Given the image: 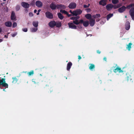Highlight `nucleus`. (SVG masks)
<instances>
[{
    "instance_id": "412c9836",
    "label": "nucleus",
    "mask_w": 134,
    "mask_h": 134,
    "mask_svg": "<svg viewBox=\"0 0 134 134\" xmlns=\"http://www.w3.org/2000/svg\"><path fill=\"white\" fill-rule=\"evenodd\" d=\"M132 45V44L131 43H129L127 45V47H126V48L127 49H128L129 51H130V49L131 48V46Z\"/></svg>"
},
{
    "instance_id": "e433bc0d",
    "label": "nucleus",
    "mask_w": 134,
    "mask_h": 134,
    "mask_svg": "<svg viewBox=\"0 0 134 134\" xmlns=\"http://www.w3.org/2000/svg\"><path fill=\"white\" fill-rule=\"evenodd\" d=\"M118 71L119 72H122L123 71L122 70H121V69L119 68L118 67Z\"/></svg>"
},
{
    "instance_id": "cd10ccee",
    "label": "nucleus",
    "mask_w": 134,
    "mask_h": 134,
    "mask_svg": "<svg viewBox=\"0 0 134 134\" xmlns=\"http://www.w3.org/2000/svg\"><path fill=\"white\" fill-rule=\"evenodd\" d=\"M12 79H13V81H12L13 83H15L17 82L18 80L16 77H13Z\"/></svg>"
},
{
    "instance_id": "37998d69",
    "label": "nucleus",
    "mask_w": 134,
    "mask_h": 134,
    "mask_svg": "<svg viewBox=\"0 0 134 134\" xmlns=\"http://www.w3.org/2000/svg\"><path fill=\"white\" fill-rule=\"evenodd\" d=\"M114 71V72H118V67L116 68L115 69Z\"/></svg>"
},
{
    "instance_id": "864d4df0",
    "label": "nucleus",
    "mask_w": 134,
    "mask_h": 134,
    "mask_svg": "<svg viewBox=\"0 0 134 134\" xmlns=\"http://www.w3.org/2000/svg\"><path fill=\"white\" fill-rule=\"evenodd\" d=\"M37 12V10H34V13H36Z\"/></svg>"
},
{
    "instance_id": "4be33fe9",
    "label": "nucleus",
    "mask_w": 134,
    "mask_h": 134,
    "mask_svg": "<svg viewBox=\"0 0 134 134\" xmlns=\"http://www.w3.org/2000/svg\"><path fill=\"white\" fill-rule=\"evenodd\" d=\"M91 15L89 14H87L85 15V17L87 19H88L90 20L91 19Z\"/></svg>"
},
{
    "instance_id": "9d476101",
    "label": "nucleus",
    "mask_w": 134,
    "mask_h": 134,
    "mask_svg": "<svg viewBox=\"0 0 134 134\" xmlns=\"http://www.w3.org/2000/svg\"><path fill=\"white\" fill-rule=\"evenodd\" d=\"M22 6L25 8H28L29 7V5L27 3L25 2H22L21 3Z\"/></svg>"
},
{
    "instance_id": "6ab92c4d",
    "label": "nucleus",
    "mask_w": 134,
    "mask_h": 134,
    "mask_svg": "<svg viewBox=\"0 0 134 134\" xmlns=\"http://www.w3.org/2000/svg\"><path fill=\"white\" fill-rule=\"evenodd\" d=\"M38 30L37 27H32L30 29V31L32 32H36Z\"/></svg>"
},
{
    "instance_id": "423d86ee",
    "label": "nucleus",
    "mask_w": 134,
    "mask_h": 134,
    "mask_svg": "<svg viewBox=\"0 0 134 134\" xmlns=\"http://www.w3.org/2000/svg\"><path fill=\"white\" fill-rule=\"evenodd\" d=\"M69 28L76 29V26L73 24L72 23H69L68 24Z\"/></svg>"
},
{
    "instance_id": "b1692460",
    "label": "nucleus",
    "mask_w": 134,
    "mask_h": 134,
    "mask_svg": "<svg viewBox=\"0 0 134 134\" xmlns=\"http://www.w3.org/2000/svg\"><path fill=\"white\" fill-rule=\"evenodd\" d=\"M121 4H120L117 5H113V7L114 9H116L119 8L120 6H121Z\"/></svg>"
},
{
    "instance_id": "603ef678",
    "label": "nucleus",
    "mask_w": 134,
    "mask_h": 134,
    "mask_svg": "<svg viewBox=\"0 0 134 134\" xmlns=\"http://www.w3.org/2000/svg\"><path fill=\"white\" fill-rule=\"evenodd\" d=\"M2 31V29L1 27H0V33Z\"/></svg>"
},
{
    "instance_id": "a211bd4d",
    "label": "nucleus",
    "mask_w": 134,
    "mask_h": 134,
    "mask_svg": "<svg viewBox=\"0 0 134 134\" xmlns=\"http://www.w3.org/2000/svg\"><path fill=\"white\" fill-rule=\"evenodd\" d=\"M72 63L71 62H69L67 64V70H69L72 65Z\"/></svg>"
},
{
    "instance_id": "aec40b11",
    "label": "nucleus",
    "mask_w": 134,
    "mask_h": 134,
    "mask_svg": "<svg viewBox=\"0 0 134 134\" xmlns=\"http://www.w3.org/2000/svg\"><path fill=\"white\" fill-rule=\"evenodd\" d=\"M32 24L35 27H37L38 25V22L37 21H34L32 23Z\"/></svg>"
},
{
    "instance_id": "4c0bfd02",
    "label": "nucleus",
    "mask_w": 134,
    "mask_h": 134,
    "mask_svg": "<svg viewBox=\"0 0 134 134\" xmlns=\"http://www.w3.org/2000/svg\"><path fill=\"white\" fill-rule=\"evenodd\" d=\"M23 31L25 32H26L27 31V29L26 28H25L23 29H22Z\"/></svg>"
},
{
    "instance_id": "680f3d73",
    "label": "nucleus",
    "mask_w": 134,
    "mask_h": 134,
    "mask_svg": "<svg viewBox=\"0 0 134 134\" xmlns=\"http://www.w3.org/2000/svg\"><path fill=\"white\" fill-rule=\"evenodd\" d=\"M3 0V1H6V0Z\"/></svg>"
},
{
    "instance_id": "9b49d317",
    "label": "nucleus",
    "mask_w": 134,
    "mask_h": 134,
    "mask_svg": "<svg viewBox=\"0 0 134 134\" xmlns=\"http://www.w3.org/2000/svg\"><path fill=\"white\" fill-rule=\"evenodd\" d=\"M107 0H100L99 2V4L103 6H104L106 4Z\"/></svg>"
},
{
    "instance_id": "473e14b6",
    "label": "nucleus",
    "mask_w": 134,
    "mask_h": 134,
    "mask_svg": "<svg viewBox=\"0 0 134 134\" xmlns=\"http://www.w3.org/2000/svg\"><path fill=\"white\" fill-rule=\"evenodd\" d=\"M119 2V0H112V2L114 4H117Z\"/></svg>"
},
{
    "instance_id": "20e7f679",
    "label": "nucleus",
    "mask_w": 134,
    "mask_h": 134,
    "mask_svg": "<svg viewBox=\"0 0 134 134\" xmlns=\"http://www.w3.org/2000/svg\"><path fill=\"white\" fill-rule=\"evenodd\" d=\"M76 4L75 3H71L69 5L68 7L70 9H74L76 8Z\"/></svg>"
},
{
    "instance_id": "79ce46f5",
    "label": "nucleus",
    "mask_w": 134,
    "mask_h": 134,
    "mask_svg": "<svg viewBox=\"0 0 134 134\" xmlns=\"http://www.w3.org/2000/svg\"><path fill=\"white\" fill-rule=\"evenodd\" d=\"M86 10L87 12H89L91 11V9L90 8H88L86 9Z\"/></svg>"
},
{
    "instance_id": "dca6fc26",
    "label": "nucleus",
    "mask_w": 134,
    "mask_h": 134,
    "mask_svg": "<svg viewBox=\"0 0 134 134\" xmlns=\"http://www.w3.org/2000/svg\"><path fill=\"white\" fill-rule=\"evenodd\" d=\"M5 25L6 26L10 27L12 26V23L10 21H7L5 23Z\"/></svg>"
},
{
    "instance_id": "2eb2a0df",
    "label": "nucleus",
    "mask_w": 134,
    "mask_h": 134,
    "mask_svg": "<svg viewBox=\"0 0 134 134\" xmlns=\"http://www.w3.org/2000/svg\"><path fill=\"white\" fill-rule=\"evenodd\" d=\"M57 8L58 9H65L66 7L64 5H62V4H59V5H56Z\"/></svg>"
},
{
    "instance_id": "4468645a",
    "label": "nucleus",
    "mask_w": 134,
    "mask_h": 134,
    "mask_svg": "<svg viewBox=\"0 0 134 134\" xmlns=\"http://www.w3.org/2000/svg\"><path fill=\"white\" fill-rule=\"evenodd\" d=\"M90 25L92 26L94 25L95 24V20L92 19H91L90 20Z\"/></svg>"
},
{
    "instance_id": "bb28decb",
    "label": "nucleus",
    "mask_w": 134,
    "mask_h": 134,
    "mask_svg": "<svg viewBox=\"0 0 134 134\" xmlns=\"http://www.w3.org/2000/svg\"><path fill=\"white\" fill-rule=\"evenodd\" d=\"M90 66L89 67V68L91 70H92V69L95 68V65L92 64H90Z\"/></svg>"
},
{
    "instance_id": "a878e982",
    "label": "nucleus",
    "mask_w": 134,
    "mask_h": 134,
    "mask_svg": "<svg viewBox=\"0 0 134 134\" xmlns=\"http://www.w3.org/2000/svg\"><path fill=\"white\" fill-rule=\"evenodd\" d=\"M73 23L76 25H78L80 23H81V22H80V20H79V21L77 20H74L73 21Z\"/></svg>"
},
{
    "instance_id": "1a4fd4ad",
    "label": "nucleus",
    "mask_w": 134,
    "mask_h": 134,
    "mask_svg": "<svg viewBox=\"0 0 134 134\" xmlns=\"http://www.w3.org/2000/svg\"><path fill=\"white\" fill-rule=\"evenodd\" d=\"M126 8V7L124 6H123L118 9V11L120 13H122L125 11Z\"/></svg>"
},
{
    "instance_id": "f257e3e1",
    "label": "nucleus",
    "mask_w": 134,
    "mask_h": 134,
    "mask_svg": "<svg viewBox=\"0 0 134 134\" xmlns=\"http://www.w3.org/2000/svg\"><path fill=\"white\" fill-rule=\"evenodd\" d=\"M126 8L130 9L129 13L133 20H134V4H131L127 6Z\"/></svg>"
},
{
    "instance_id": "c9c22d12",
    "label": "nucleus",
    "mask_w": 134,
    "mask_h": 134,
    "mask_svg": "<svg viewBox=\"0 0 134 134\" xmlns=\"http://www.w3.org/2000/svg\"><path fill=\"white\" fill-rule=\"evenodd\" d=\"M17 26V24L16 22H14L13 24V27H15Z\"/></svg>"
},
{
    "instance_id": "c85d7f7f",
    "label": "nucleus",
    "mask_w": 134,
    "mask_h": 134,
    "mask_svg": "<svg viewBox=\"0 0 134 134\" xmlns=\"http://www.w3.org/2000/svg\"><path fill=\"white\" fill-rule=\"evenodd\" d=\"M100 15L99 14H97L96 15H94L93 16V17L94 18L96 19L98 18H99L100 17Z\"/></svg>"
},
{
    "instance_id": "f8f14e48",
    "label": "nucleus",
    "mask_w": 134,
    "mask_h": 134,
    "mask_svg": "<svg viewBox=\"0 0 134 134\" xmlns=\"http://www.w3.org/2000/svg\"><path fill=\"white\" fill-rule=\"evenodd\" d=\"M56 24L55 22L54 21H52L49 23V25L51 27H53L55 26Z\"/></svg>"
},
{
    "instance_id": "4d7b16f0",
    "label": "nucleus",
    "mask_w": 134,
    "mask_h": 134,
    "mask_svg": "<svg viewBox=\"0 0 134 134\" xmlns=\"http://www.w3.org/2000/svg\"><path fill=\"white\" fill-rule=\"evenodd\" d=\"M32 82H33L34 83H36V82L35 81H33V80Z\"/></svg>"
},
{
    "instance_id": "f704fd0d",
    "label": "nucleus",
    "mask_w": 134,
    "mask_h": 134,
    "mask_svg": "<svg viewBox=\"0 0 134 134\" xmlns=\"http://www.w3.org/2000/svg\"><path fill=\"white\" fill-rule=\"evenodd\" d=\"M79 18H80L79 16H78L77 17H71L70 18V19L71 20H75L76 19H79Z\"/></svg>"
},
{
    "instance_id": "09e8293b",
    "label": "nucleus",
    "mask_w": 134,
    "mask_h": 134,
    "mask_svg": "<svg viewBox=\"0 0 134 134\" xmlns=\"http://www.w3.org/2000/svg\"><path fill=\"white\" fill-rule=\"evenodd\" d=\"M81 59V57L80 56H78V59L79 60L80 59Z\"/></svg>"
},
{
    "instance_id": "ddd939ff",
    "label": "nucleus",
    "mask_w": 134,
    "mask_h": 134,
    "mask_svg": "<svg viewBox=\"0 0 134 134\" xmlns=\"http://www.w3.org/2000/svg\"><path fill=\"white\" fill-rule=\"evenodd\" d=\"M125 29L127 30H128L130 28V23L128 21L126 22L125 25Z\"/></svg>"
},
{
    "instance_id": "13d9d810",
    "label": "nucleus",
    "mask_w": 134,
    "mask_h": 134,
    "mask_svg": "<svg viewBox=\"0 0 134 134\" xmlns=\"http://www.w3.org/2000/svg\"><path fill=\"white\" fill-rule=\"evenodd\" d=\"M4 36L5 37H6V38H7V36L6 35H5Z\"/></svg>"
},
{
    "instance_id": "052dcab7",
    "label": "nucleus",
    "mask_w": 134,
    "mask_h": 134,
    "mask_svg": "<svg viewBox=\"0 0 134 134\" xmlns=\"http://www.w3.org/2000/svg\"><path fill=\"white\" fill-rule=\"evenodd\" d=\"M125 18H126V17H127V16H125Z\"/></svg>"
},
{
    "instance_id": "f3484780",
    "label": "nucleus",
    "mask_w": 134,
    "mask_h": 134,
    "mask_svg": "<svg viewBox=\"0 0 134 134\" xmlns=\"http://www.w3.org/2000/svg\"><path fill=\"white\" fill-rule=\"evenodd\" d=\"M16 19V16L14 12H12L11 15V19L12 20H15Z\"/></svg>"
},
{
    "instance_id": "0eeeda50",
    "label": "nucleus",
    "mask_w": 134,
    "mask_h": 134,
    "mask_svg": "<svg viewBox=\"0 0 134 134\" xmlns=\"http://www.w3.org/2000/svg\"><path fill=\"white\" fill-rule=\"evenodd\" d=\"M36 4L37 7L39 8L42 7L43 5L42 3L39 1H36Z\"/></svg>"
},
{
    "instance_id": "2f4dec72",
    "label": "nucleus",
    "mask_w": 134,
    "mask_h": 134,
    "mask_svg": "<svg viewBox=\"0 0 134 134\" xmlns=\"http://www.w3.org/2000/svg\"><path fill=\"white\" fill-rule=\"evenodd\" d=\"M57 27H59L61 26V23L60 22H58L56 23V25Z\"/></svg>"
},
{
    "instance_id": "a18cd8bd",
    "label": "nucleus",
    "mask_w": 134,
    "mask_h": 134,
    "mask_svg": "<svg viewBox=\"0 0 134 134\" xmlns=\"http://www.w3.org/2000/svg\"><path fill=\"white\" fill-rule=\"evenodd\" d=\"M40 11H41V10H40V9L38 10V13H37V15H38L39 14V13Z\"/></svg>"
},
{
    "instance_id": "58836bf2",
    "label": "nucleus",
    "mask_w": 134,
    "mask_h": 134,
    "mask_svg": "<svg viewBox=\"0 0 134 134\" xmlns=\"http://www.w3.org/2000/svg\"><path fill=\"white\" fill-rule=\"evenodd\" d=\"M17 33L16 32L14 33V34H12V36L13 37H14L17 34Z\"/></svg>"
},
{
    "instance_id": "49530a36",
    "label": "nucleus",
    "mask_w": 134,
    "mask_h": 134,
    "mask_svg": "<svg viewBox=\"0 0 134 134\" xmlns=\"http://www.w3.org/2000/svg\"><path fill=\"white\" fill-rule=\"evenodd\" d=\"M16 8L17 10H18L20 9V7L19 6H16Z\"/></svg>"
},
{
    "instance_id": "393cba45",
    "label": "nucleus",
    "mask_w": 134,
    "mask_h": 134,
    "mask_svg": "<svg viewBox=\"0 0 134 134\" xmlns=\"http://www.w3.org/2000/svg\"><path fill=\"white\" fill-rule=\"evenodd\" d=\"M58 15L59 18L61 20L63 19L64 18L63 16L62 15V14L60 13H58Z\"/></svg>"
},
{
    "instance_id": "c03bdc74",
    "label": "nucleus",
    "mask_w": 134,
    "mask_h": 134,
    "mask_svg": "<svg viewBox=\"0 0 134 134\" xmlns=\"http://www.w3.org/2000/svg\"><path fill=\"white\" fill-rule=\"evenodd\" d=\"M66 15H67L68 16V17H70V16H72V14H69L68 13H67V14H66Z\"/></svg>"
},
{
    "instance_id": "c756f323",
    "label": "nucleus",
    "mask_w": 134,
    "mask_h": 134,
    "mask_svg": "<svg viewBox=\"0 0 134 134\" xmlns=\"http://www.w3.org/2000/svg\"><path fill=\"white\" fill-rule=\"evenodd\" d=\"M34 74V71L33 70H32L31 71L28 72L27 74L29 76H30Z\"/></svg>"
},
{
    "instance_id": "7ed1b4c3",
    "label": "nucleus",
    "mask_w": 134,
    "mask_h": 134,
    "mask_svg": "<svg viewBox=\"0 0 134 134\" xmlns=\"http://www.w3.org/2000/svg\"><path fill=\"white\" fill-rule=\"evenodd\" d=\"M80 22H81V23L83 24L84 26L86 27L89 24V21L88 20L84 21L82 19H81L80 20Z\"/></svg>"
},
{
    "instance_id": "bf43d9fd",
    "label": "nucleus",
    "mask_w": 134,
    "mask_h": 134,
    "mask_svg": "<svg viewBox=\"0 0 134 134\" xmlns=\"http://www.w3.org/2000/svg\"><path fill=\"white\" fill-rule=\"evenodd\" d=\"M3 91H5V90L4 89L3 90Z\"/></svg>"
},
{
    "instance_id": "6e6552de",
    "label": "nucleus",
    "mask_w": 134,
    "mask_h": 134,
    "mask_svg": "<svg viewBox=\"0 0 134 134\" xmlns=\"http://www.w3.org/2000/svg\"><path fill=\"white\" fill-rule=\"evenodd\" d=\"M106 9L108 10H110L113 7V5L111 4H107L106 5Z\"/></svg>"
},
{
    "instance_id": "ea45409f",
    "label": "nucleus",
    "mask_w": 134,
    "mask_h": 134,
    "mask_svg": "<svg viewBox=\"0 0 134 134\" xmlns=\"http://www.w3.org/2000/svg\"><path fill=\"white\" fill-rule=\"evenodd\" d=\"M90 5V4H88V5H85L83 6V7L85 8H86L88 7Z\"/></svg>"
},
{
    "instance_id": "f03ea898",
    "label": "nucleus",
    "mask_w": 134,
    "mask_h": 134,
    "mask_svg": "<svg viewBox=\"0 0 134 134\" xmlns=\"http://www.w3.org/2000/svg\"><path fill=\"white\" fill-rule=\"evenodd\" d=\"M82 12V11L79 9L74 10L73 11V16H77L80 14Z\"/></svg>"
},
{
    "instance_id": "a19ab883",
    "label": "nucleus",
    "mask_w": 134,
    "mask_h": 134,
    "mask_svg": "<svg viewBox=\"0 0 134 134\" xmlns=\"http://www.w3.org/2000/svg\"><path fill=\"white\" fill-rule=\"evenodd\" d=\"M29 16L30 17H32L33 16V14L32 13H29Z\"/></svg>"
},
{
    "instance_id": "6e6d98bb",
    "label": "nucleus",
    "mask_w": 134,
    "mask_h": 134,
    "mask_svg": "<svg viewBox=\"0 0 134 134\" xmlns=\"http://www.w3.org/2000/svg\"><path fill=\"white\" fill-rule=\"evenodd\" d=\"M104 60H105L106 61V58H104Z\"/></svg>"
},
{
    "instance_id": "7c9ffc66",
    "label": "nucleus",
    "mask_w": 134,
    "mask_h": 134,
    "mask_svg": "<svg viewBox=\"0 0 134 134\" xmlns=\"http://www.w3.org/2000/svg\"><path fill=\"white\" fill-rule=\"evenodd\" d=\"M113 14H108L107 17V19L108 20L111 17L113 16Z\"/></svg>"
},
{
    "instance_id": "39448f33",
    "label": "nucleus",
    "mask_w": 134,
    "mask_h": 134,
    "mask_svg": "<svg viewBox=\"0 0 134 134\" xmlns=\"http://www.w3.org/2000/svg\"><path fill=\"white\" fill-rule=\"evenodd\" d=\"M46 16L48 18L51 19L53 18V15L50 12H47L46 13Z\"/></svg>"
},
{
    "instance_id": "de8ad7c7",
    "label": "nucleus",
    "mask_w": 134,
    "mask_h": 134,
    "mask_svg": "<svg viewBox=\"0 0 134 134\" xmlns=\"http://www.w3.org/2000/svg\"><path fill=\"white\" fill-rule=\"evenodd\" d=\"M99 20V19L98 18H96V21H98Z\"/></svg>"
},
{
    "instance_id": "72a5a7b5",
    "label": "nucleus",
    "mask_w": 134,
    "mask_h": 134,
    "mask_svg": "<svg viewBox=\"0 0 134 134\" xmlns=\"http://www.w3.org/2000/svg\"><path fill=\"white\" fill-rule=\"evenodd\" d=\"M60 12L62 13H64L65 14H67V12L65 10H60Z\"/></svg>"
},
{
    "instance_id": "5701e85b",
    "label": "nucleus",
    "mask_w": 134,
    "mask_h": 134,
    "mask_svg": "<svg viewBox=\"0 0 134 134\" xmlns=\"http://www.w3.org/2000/svg\"><path fill=\"white\" fill-rule=\"evenodd\" d=\"M50 7L52 9H54L57 8L56 5L54 4H52L50 5Z\"/></svg>"
},
{
    "instance_id": "5fc2aeb1",
    "label": "nucleus",
    "mask_w": 134,
    "mask_h": 134,
    "mask_svg": "<svg viewBox=\"0 0 134 134\" xmlns=\"http://www.w3.org/2000/svg\"><path fill=\"white\" fill-rule=\"evenodd\" d=\"M3 41L2 39H0V42H2Z\"/></svg>"
},
{
    "instance_id": "3c124183",
    "label": "nucleus",
    "mask_w": 134,
    "mask_h": 134,
    "mask_svg": "<svg viewBox=\"0 0 134 134\" xmlns=\"http://www.w3.org/2000/svg\"><path fill=\"white\" fill-rule=\"evenodd\" d=\"M70 12L72 14V15H73V12H72V11L70 10Z\"/></svg>"
},
{
    "instance_id": "8fccbe9b",
    "label": "nucleus",
    "mask_w": 134,
    "mask_h": 134,
    "mask_svg": "<svg viewBox=\"0 0 134 134\" xmlns=\"http://www.w3.org/2000/svg\"><path fill=\"white\" fill-rule=\"evenodd\" d=\"M97 52L99 54L100 53V51H99V50H98L97 51Z\"/></svg>"
}]
</instances>
